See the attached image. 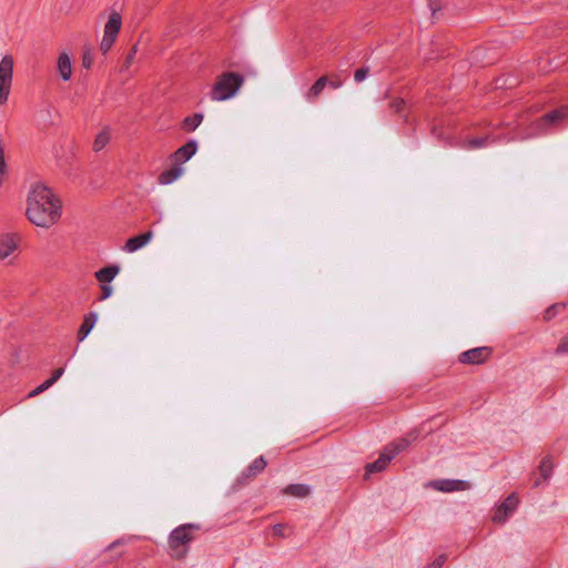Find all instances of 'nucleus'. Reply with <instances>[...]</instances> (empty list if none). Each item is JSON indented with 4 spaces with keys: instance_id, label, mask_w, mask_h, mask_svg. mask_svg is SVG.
<instances>
[{
    "instance_id": "nucleus-18",
    "label": "nucleus",
    "mask_w": 568,
    "mask_h": 568,
    "mask_svg": "<svg viewBox=\"0 0 568 568\" xmlns=\"http://www.w3.org/2000/svg\"><path fill=\"white\" fill-rule=\"evenodd\" d=\"M97 322V315L95 314H89L84 317L83 323L81 324L79 332H78V338L80 341H83L93 329Z\"/></svg>"
},
{
    "instance_id": "nucleus-5",
    "label": "nucleus",
    "mask_w": 568,
    "mask_h": 568,
    "mask_svg": "<svg viewBox=\"0 0 568 568\" xmlns=\"http://www.w3.org/2000/svg\"><path fill=\"white\" fill-rule=\"evenodd\" d=\"M192 539L190 528L181 526L174 529L169 538L170 555L174 559H182L186 555L185 545Z\"/></svg>"
},
{
    "instance_id": "nucleus-23",
    "label": "nucleus",
    "mask_w": 568,
    "mask_h": 568,
    "mask_svg": "<svg viewBox=\"0 0 568 568\" xmlns=\"http://www.w3.org/2000/svg\"><path fill=\"white\" fill-rule=\"evenodd\" d=\"M7 172H8V165H7V161H6L4 149L0 144V183H2L4 176L7 175Z\"/></svg>"
},
{
    "instance_id": "nucleus-12",
    "label": "nucleus",
    "mask_w": 568,
    "mask_h": 568,
    "mask_svg": "<svg viewBox=\"0 0 568 568\" xmlns=\"http://www.w3.org/2000/svg\"><path fill=\"white\" fill-rule=\"evenodd\" d=\"M57 72L63 81H69L72 77V61L70 54L67 51L60 52L57 58Z\"/></svg>"
},
{
    "instance_id": "nucleus-19",
    "label": "nucleus",
    "mask_w": 568,
    "mask_h": 568,
    "mask_svg": "<svg viewBox=\"0 0 568 568\" xmlns=\"http://www.w3.org/2000/svg\"><path fill=\"white\" fill-rule=\"evenodd\" d=\"M285 493L295 497H305L310 494V488L302 484L292 485L286 488Z\"/></svg>"
},
{
    "instance_id": "nucleus-17",
    "label": "nucleus",
    "mask_w": 568,
    "mask_h": 568,
    "mask_svg": "<svg viewBox=\"0 0 568 568\" xmlns=\"http://www.w3.org/2000/svg\"><path fill=\"white\" fill-rule=\"evenodd\" d=\"M390 459L392 457L389 455L383 454L374 463L367 464L366 476L384 470L389 464Z\"/></svg>"
},
{
    "instance_id": "nucleus-2",
    "label": "nucleus",
    "mask_w": 568,
    "mask_h": 568,
    "mask_svg": "<svg viewBox=\"0 0 568 568\" xmlns=\"http://www.w3.org/2000/svg\"><path fill=\"white\" fill-rule=\"evenodd\" d=\"M123 27V16L116 10L108 12L105 22L103 23L102 34L99 41V51L101 54L106 55L121 33Z\"/></svg>"
},
{
    "instance_id": "nucleus-3",
    "label": "nucleus",
    "mask_w": 568,
    "mask_h": 568,
    "mask_svg": "<svg viewBox=\"0 0 568 568\" xmlns=\"http://www.w3.org/2000/svg\"><path fill=\"white\" fill-rule=\"evenodd\" d=\"M243 83V78L236 73H224L220 75L211 89L213 101H225L235 95Z\"/></svg>"
},
{
    "instance_id": "nucleus-11",
    "label": "nucleus",
    "mask_w": 568,
    "mask_h": 568,
    "mask_svg": "<svg viewBox=\"0 0 568 568\" xmlns=\"http://www.w3.org/2000/svg\"><path fill=\"white\" fill-rule=\"evenodd\" d=\"M429 486L438 491L455 493L464 491L469 488V483L458 479H438L429 483Z\"/></svg>"
},
{
    "instance_id": "nucleus-30",
    "label": "nucleus",
    "mask_w": 568,
    "mask_h": 568,
    "mask_svg": "<svg viewBox=\"0 0 568 568\" xmlns=\"http://www.w3.org/2000/svg\"><path fill=\"white\" fill-rule=\"evenodd\" d=\"M135 53H136V47L134 45L131 48V51L126 58L128 65L131 64V62L133 61Z\"/></svg>"
},
{
    "instance_id": "nucleus-9",
    "label": "nucleus",
    "mask_w": 568,
    "mask_h": 568,
    "mask_svg": "<svg viewBox=\"0 0 568 568\" xmlns=\"http://www.w3.org/2000/svg\"><path fill=\"white\" fill-rule=\"evenodd\" d=\"M490 354L491 351L488 347H476L459 354L458 361L466 365H478L485 363Z\"/></svg>"
},
{
    "instance_id": "nucleus-24",
    "label": "nucleus",
    "mask_w": 568,
    "mask_h": 568,
    "mask_svg": "<svg viewBox=\"0 0 568 568\" xmlns=\"http://www.w3.org/2000/svg\"><path fill=\"white\" fill-rule=\"evenodd\" d=\"M264 467H265V462H264V459H263V458H257V459H255V460L252 463L251 467H250V469H251V475H252V476L256 475L257 473L262 471V470L264 469Z\"/></svg>"
},
{
    "instance_id": "nucleus-1",
    "label": "nucleus",
    "mask_w": 568,
    "mask_h": 568,
    "mask_svg": "<svg viewBox=\"0 0 568 568\" xmlns=\"http://www.w3.org/2000/svg\"><path fill=\"white\" fill-rule=\"evenodd\" d=\"M63 215L61 195L47 182H32L26 193V221L36 229L48 231L57 226Z\"/></svg>"
},
{
    "instance_id": "nucleus-26",
    "label": "nucleus",
    "mask_w": 568,
    "mask_h": 568,
    "mask_svg": "<svg viewBox=\"0 0 568 568\" xmlns=\"http://www.w3.org/2000/svg\"><path fill=\"white\" fill-rule=\"evenodd\" d=\"M366 75H367V70L366 69H358V70L355 71L354 79L357 82H362V81L365 80Z\"/></svg>"
},
{
    "instance_id": "nucleus-6",
    "label": "nucleus",
    "mask_w": 568,
    "mask_h": 568,
    "mask_svg": "<svg viewBox=\"0 0 568 568\" xmlns=\"http://www.w3.org/2000/svg\"><path fill=\"white\" fill-rule=\"evenodd\" d=\"M13 58L6 55L0 61V105L9 99L13 78Z\"/></svg>"
},
{
    "instance_id": "nucleus-20",
    "label": "nucleus",
    "mask_w": 568,
    "mask_h": 568,
    "mask_svg": "<svg viewBox=\"0 0 568 568\" xmlns=\"http://www.w3.org/2000/svg\"><path fill=\"white\" fill-rule=\"evenodd\" d=\"M326 81L327 80L325 77L320 78L310 89V95H312L313 98L318 97L321 92L324 90Z\"/></svg>"
},
{
    "instance_id": "nucleus-29",
    "label": "nucleus",
    "mask_w": 568,
    "mask_h": 568,
    "mask_svg": "<svg viewBox=\"0 0 568 568\" xmlns=\"http://www.w3.org/2000/svg\"><path fill=\"white\" fill-rule=\"evenodd\" d=\"M63 374V369L62 368H58L53 372L52 374V377L49 378L48 381H52V384L55 383V381H58Z\"/></svg>"
},
{
    "instance_id": "nucleus-28",
    "label": "nucleus",
    "mask_w": 568,
    "mask_h": 568,
    "mask_svg": "<svg viewBox=\"0 0 568 568\" xmlns=\"http://www.w3.org/2000/svg\"><path fill=\"white\" fill-rule=\"evenodd\" d=\"M564 116L561 111H555L546 116L547 121H555Z\"/></svg>"
},
{
    "instance_id": "nucleus-22",
    "label": "nucleus",
    "mask_w": 568,
    "mask_h": 568,
    "mask_svg": "<svg viewBox=\"0 0 568 568\" xmlns=\"http://www.w3.org/2000/svg\"><path fill=\"white\" fill-rule=\"evenodd\" d=\"M405 106H406L405 100L399 97L392 99V101L389 103L390 110L394 111L395 113H400L405 109Z\"/></svg>"
},
{
    "instance_id": "nucleus-16",
    "label": "nucleus",
    "mask_w": 568,
    "mask_h": 568,
    "mask_svg": "<svg viewBox=\"0 0 568 568\" xmlns=\"http://www.w3.org/2000/svg\"><path fill=\"white\" fill-rule=\"evenodd\" d=\"M152 236L153 233L149 231L141 235L129 239L125 243V251L129 253L138 251L139 248L145 246L151 241Z\"/></svg>"
},
{
    "instance_id": "nucleus-15",
    "label": "nucleus",
    "mask_w": 568,
    "mask_h": 568,
    "mask_svg": "<svg viewBox=\"0 0 568 568\" xmlns=\"http://www.w3.org/2000/svg\"><path fill=\"white\" fill-rule=\"evenodd\" d=\"M111 139H112L111 129L103 128L102 130H100L95 134L93 142H92L93 152L98 153V152H101L102 150H104L109 145Z\"/></svg>"
},
{
    "instance_id": "nucleus-8",
    "label": "nucleus",
    "mask_w": 568,
    "mask_h": 568,
    "mask_svg": "<svg viewBox=\"0 0 568 568\" xmlns=\"http://www.w3.org/2000/svg\"><path fill=\"white\" fill-rule=\"evenodd\" d=\"M555 463L550 457H544L536 470L531 474L532 486L539 487L546 484L554 471Z\"/></svg>"
},
{
    "instance_id": "nucleus-7",
    "label": "nucleus",
    "mask_w": 568,
    "mask_h": 568,
    "mask_svg": "<svg viewBox=\"0 0 568 568\" xmlns=\"http://www.w3.org/2000/svg\"><path fill=\"white\" fill-rule=\"evenodd\" d=\"M518 505V498L515 495H510L505 498L496 508L493 510L491 520L494 524H504L509 516L514 513Z\"/></svg>"
},
{
    "instance_id": "nucleus-4",
    "label": "nucleus",
    "mask_w": 568,
    "mask_h": 568,
    "mask_svg": "<svg viewBox=\"0 0 568 568\" xmlns=\"http://www.w3.org/2000/svg\"><path fill=\"white\" fill-rule=\"evenodd\" d=\"M21 235L7 232L0 235V263L12 265L19 254Z\"/></svg>"
},
{
    "instance_id": "nucleus-25",
    "label": "nucleus",
    "mask_w": 568,
    "mask_h": 568,
    "mask_svg": "<svg viewBox=\"0 0 568 568\" xmlns=\"http://www.w3.org/2000/svg\"><path fill=\"white\" fill-rule=\"evenodd\" d=\"M52 385V381H45L41 385H39L37 388L30 392L29 396L34 397L41 394L42 392L47 390Z\"/></svg>"
},
{
    "instance_id": "nucleus-13",
    "label": "nucleus",
    "mask_w": 568,
    "mask_h": 568,
    "mask_svg": "<svg viewBox=\"0 0 568 568\" xmlns=\"http://www.w3.org/2000/svg\"><path fill=\"white\" fill-rule=\"evenodd\" d=\"M197 151V144L194 141H190L186 144L179 148L173 154H172V161L175 164L184 163L192 159V156Z\"/></svg>"
},
{
    "instance_id": "nucleus-27",
    "label": "nucleus",
    "mask_w": 568,
    "mask_h": 568,
    "mask_svg": "<svg viewBox=\"0 0 568 568\" xmlns=\"http://www.w3.org/2000/svg\"><path fill=\"white\" fill-rule=\"evenodd\" d=\"M444 562V557H437L427 568H442Z\"/></svg>"
},
{
    "instance_id": "nucleus-14",
    "label": "nucleus",
    "mask_w": 568,
    "mask_h": 568,
    "mask_svg": "<svg viewBox=\"0 0 568 568\" xmlns=\"http://www.w3.org/2000/svg\"><path fill=\"white\" fill-rule=\"evenodd\" d=\"M183 174V169L178 164L170 166L164 170L158 178V181L161 185H170L178 181Z\"/></svg>"
},
{
    "instance_id": "nucleus-10",
    "label": "nucleus",
    "mask_w": 568,
    "mask_h": 568,
    "mask_svg": "<svg viewBox=\"0 0 568 568\" xmlns=\"http://www.w3.org/2000/svg\"><path fill=\"white\" fill-rule=\"evenodd\" d=\"M119 272V266L112 265L103 267L95 273V277L101 283V290L104 298L112 295L113 288L110 283L114 280Z\"/></svg>"
},
{
    "instance_id": "nucleus-21",
    "label": "nucleus",
    "mask_w": 568,
    "mask_h": 568,
    "mask_svg": "<svg viewBox=\"0 0 568 568\" xmlns=\"http://www.w3.org/2000/svg\"><path fill=\"white\" fill-rule=\"evenodd\" d=\"M203 121V115L194 114L185 120V128L190 131L195 130Z\"/></svg>"
}]
</instances>
